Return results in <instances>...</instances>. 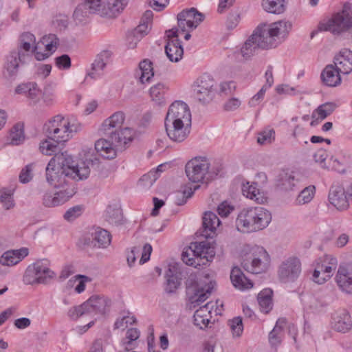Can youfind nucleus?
Listing matches in <instances>:
<instances>
[{
  "label": "nucleus",
  "mask_w": 352,
  "mask_h": 352,
  "mask_svg": "<svg viewBox=\"0 0 352 352\" xmlns=\"http://www.w3.org/2000/svg\"><path fill=\"white\" fill-rule=\"evenodd\" d=\"M88 177V158L87 151L78 154L76 162L68 152L56 154L49 161L45 168L47 182L58 189L54 194L45 193L43 198L45 206L52 208L68 201L76 192L73 181Z\"/></svg>",
  "instance_id": "1"
},
{
  "label": "nucleus",
  "mask_w": 352,
  "mask_h": 352,
  "mask_svg": "<svg viewBox=\"0 0 352 352\" xmlns=\"http://www.w3.org/2000/svg\"><path fill=\"white\" fill-rule=\"evenodd\" d=\"M272 220L271 213L258 206L242 210L236 220V226L242 232H253L265 228Z\"/></svg>",
  "instance_id": "2"
},
{
  "label": "nucleus",
  "mask_w": 352,
  "mask_h": 352,
  "mask_svg": "<svg viewBox=\"0 0 352 352\" xmlns=\"http://www.w3.org/2000/svg\"><path fill=\"white\" fill-rule=\"evenodd\" d=\"M292 28L291 22L280 20L270 24L260 25L256 29L269 49H272L276 47L286 39Z\"/></svg>",
  "instance_id": "3"
},
{
  "label": "nucleus",
  "mask_w": 352,
  "mask_h": 352,
  "mask_svg": "<svg viewBox=\"0 0 352 352\" xmlns=\"http://www.w3.org/2000/svg\"><path fill=\"white\" fill-rule=\"evenodd\" d=\"M352 28V6L349 3L344 4L341 12L332 16L326 22L320 23L318 28L321 31H329L334 35H338Z\"/></svg>",
  "instance_id": "4"
},
{
  "label": "nucleus",
  "mask_w": 352,
  "mask_h": 352,
  "mask_svg": "<svg viewBox=\"0 0 352 352\" xmlns=\"http://www.w3.org/2000/svg\"><path fill=\"white\" fill-rule=\"evenodd\" d=\"M73 126L68 120L58 115L46 123L43 130L48 139L59 144L65 143L72 138L73 132L76 131Z\"/></svg>",
  "instance_id": "5"
},
{
  "label": "nucleus",
  "mask_w": 352,
  "mask_h": 352,
  "mask_svg": "<svg viewBox=\"0 0 352 352\" xmlns=\"http://www.w3.org/2000/svg\"><path fill=\"white\" fill-rule=\"evenodd\" d=\"M55 276L56 274L50 267V262L39 260L28 267L23 280L26 285L46 284Z\"/></svg>",
  "instance_id": "6"
},
{
  "label": "nucleus",
  "mask_w": 352,
  "mask_h": 352,
  "mask_svg": "<svg viewBox=\"0 0 352 352\" xmlns=\"http://www.w3.org/2000/svg\"><path fill=\"white\" fill-rule=\"evenodd\" d=\"M270 263V258L267 251L263 247L256 246L243 258L241 265L247 272L257 274L265 272Z\"/></svg>",
  "instance_id": "7"
},
{
  "label": "nucleus",
  "mask_w": 352,
  "mask_h": 352,
  "mask_svg": "<svg viewBox=\"0 0 352 352\" xmlns=\"http://www.w3.org/2000/svg\"><path fill=\"white\" fill-rule=\"evenodd\" d=\"M208 168H210L208 160L205 157H197L186 164V173L192 182H208Z\"/></svg>",
  "instance_id": "8"
},
{
  "label": "nucleus",
  "mask_w": 352,
  "mask_h": 352,
  "mask_svg": "<svg viewBox=\"0 0 352 352\" xmlns=\"http://www.w3.org/2000/svg\"><path fill=\"white\" fill-rule=\"evenodd\" d=\"M111 303V300L103 295L94 294L89 297V318H93L89 321V328L96 321L105 318Z\"/></svg>",
  "instance_id": "9"
},
{
  "label": "nucleus",
  "mask_w": 352,
  "mask_h": 352,
  "mask_svg": "<svg viewBox=\"0 0 352 352\" xmlns=\"http://www.w3.org/2000/svg\"><path fill=\"white\" fill-rule=\"evenodd\" d=\"M215 82L208 74L200 76L194 84V93L197 99L202 103H208L211 101L215 93Z\"/></svg>",
  "instance_id": "10"
},
{
  "label": "nucleus",
  "mask_w": 352,
  "mask_h": 352,
  "mask_svg": "<svg viewBox=\"0 0 352 352\" xmlns=\"http://www.w3.org/2000/svg\"><path fill=\"white\" fill-rule=\"evenodd\" d=\"M197 282V276L191 273L186 283L188 289L195 287L194 295L190 297V302L194 307L204 302L210 296L215 285V282L210 281L204 287H199Z\"/></svg>",
  "instance_id": "11"
},
{
  "label": "nucleus",
  "mask_w": 352,
  "mask_h": 352,
  "mask_svg": "<svg viewBox=\"0 0 352 352\" xmlns=\"http://www.w3.org/2000/svg\"><path fill=\"white\" fill-rule=\"evenodd\" d=\"M179 28L184 32L195 29L204 19V15L195 8L186 9L177 14Z\"/></svg>",
  "instance_id": "12"
},
{
  "label": "nucleus",
  "mask_w": 352,
  "mask_h": 352,
  "mask_svg": "<svg viewBox=\"0 0 352 352\" xmlns=\"http://www.w3.org/2000/svg\"><path fill=\"white\" fill-rule=\"evenodd\" d=\"M165 122L191 124V113L187 104L182 101L173 102L169 107Z\"/></svg>",
  "instance_id": "13"
},
{
  "label": "nucleus",
  "mask_w": 352,
  "mask_h": 352,
  "mask_svg": "<svg viewBox=\"0 0 352 352\" xmlns=\"http://www.w3.org/2000/svg\"><path fill=\"white\" fill-rule=\"evenodd\" d=\"M263 39L256 28L241 48L242 57L245 60H249L258 54L259 50H269Z\"/></svg>",
  "instance_id": "14"
},
{
  "label": "nucleus",
  "mask_w": 352,
  "mask_h": 352,
  "mask_svg": "<svg viewBox=\"0 0 352 352\" xmlns=\"http://www.w3.org/2000/svg\"><path fill=\"white\" fill-rule=\"evenodd\" d=\"M301 272V263L298 258L292 257L286 260L279 267L278 276L283 283L295 281Z\"/></svg>",
  "instance_id": "15"
},
{
  "label": "nucleus",
  "mask_w": 352,
  "mask_h": 352,
  "mask_svg": "<svg viewBox=\"0 0 352 352\" xmlns=\"http://www.w3.org/2000/svg\"><path fill=\"white\" fill-rule=\"evenodd\" d=\"M104 135L111 141L113 145L118 151H122L133 141L134 133L131 128L124 127L122 129L113 131Z\"/></svg>",
  "instance_id": "16"
},
{
  "label": "nucleus",
  "mask_w": 352,
  "mask_h": 352,
  "mask_svg": "<svg viewBox=\"0 0 352 352\" xmlns=\"http://www.w3.org/2000/svg\"><path fill=\"white\" fill-rule=\"evenodd\" d=\"M329 201L338 210H346L349 206L350 199L344 187L339 184H333L329 192Z\"/></svg>",
  "instance_id": "17"
},
{
  "label": "nucleus",
  "mask_w": 352,
  "mask_h": 352,
  "mask_svg": "<svg viewBox=\"0 0 352 352\" xmlns=\"http://www.w3.org/2000/svg\"><path fill=\"white\" fill-rule=\"evenodd\" d=\"M192 256H198L201 265H205L211 261L215 256L214 247L208 241L195 242L190 246Z\"/></svg>",
  "instance_id": "18"
},
{
  "label": "nucleus",
  "mask_w": 352,
  "mask_h": 352,
  "mask_svg": "<svg viewBox=\"0 0 352 352\" xmlns=\"http://www.w3.org/2000/svg\"><path fill=\"white\" fill-rule=\"evenodd\" d=\"M129 0H107L106 4L102 2L94 13L101 16L116 18L124 10Z\"/></svg>",
  "instance_id": "19"
},
{
  "label": "nucleus",
  "mask_w": 352,
  "mask_h": 352,
  "mask_svg": "<svg viewBox=\"0 0 352 352\" xmlns=\"http://www.w3.org/2000/svg\"><path fill=\"white\" fill-rule=\"evenodd\" d=\"M331 327L336 331L345 333L352 328V320L349 312L340 309L331 315Z\"/></svg>",
  "instance_id": "20"
},
{
  "label": "nucleus",
  "mask_w": 352,
  "mask_h": 352,
  "mask_svg": "<svg viewBox=\"0 0 352 352\" xmlns=\"http://www.w3.org/2000/svg\"><path fill=\"white\" fill-rule=\"evenodd\" d=\"M91 240L89 243L91 249H106L111 243L112 236L111 233L99 226H93L91 228Z\"/></svg>",
  "instance_id": "21"
},
{
  "label": "nucleus",
  "mask_w": 352,
  "mask_h": 352,
  "mask_svg": "<svg viewBox=\"0 0 352 352\" xmlns=\"http://www.w3.org/2000/svg\"><path fill=\"white\" fill-rule=\"evenodd\" d=\"M166 134L173 142H182L188 136L191 124L164 122Z\"/></svg>",
  "instance_id": "22"
},
{
  "label": "nucleus",
  "mask_w": 352,
  "mask_h": 352,
  "mask_svg": "<svg viewBox=\"0 0 352 352\" xmlns=\"http://www.w3.org/2000/svg\"><path fill=\"white\" fill-rule=\"evenodd\" d=\"M27 58L25 53L21 51H12L7 56L4 65L3 75L7 78H11L16 76L20 63H25Z\"/></svg>",
  "instance_id": "23"
},
{
  "label": "nucleus",
  "mask_w": 352,
  "mask_h": 352,
  "mask_svg": "<svg viewBox=\"0 0 352 352\" xmlns=\"http://www.w3.org/2000/svg\"><path fill=\"white\" fill-rule=\"evenodd\" d=\"M111 56L112 52L109 50H102L97 54L89 70V78L96 80L103 75V70L110 62Z\"/></svg>",
  "instance_id": "24"
},
{
  "label": "nucleus",
  "mask_w": 352,
  "mask_h": 352,
  "mask_svg": "<svg viewBox=\"0 0 352 352\" xmlns=\"http://www.w3.org/2000/svg\"><path fill=\"white\" fill-rule=\"evenodd\" d=\"M339 288L348 294H352V272L349 266L340 265L336 276Z\"/></svg>",
  "instance_id": "25"
},
{
  "label": "nucleus",
  "mask_w": 352,
  "mask_h": 352,
  "mask_svg": "<svg viewBox=\"0 0 352 352\" xmlns=\"http://www.w3.org/2000/svg\"><path fill=\"white\" fill-rule=\"evenodd\" d=\"M17 94H23L30 100V103L36 104L41 98L42 91L38 88L37 84L34 82L22 83L15 89Z\"/></svg>",
  "instance_id": "26"
},
{
  "label": "nucleus",
  "mask_w": 352,
  "mask_h": 352,
  "mask_svg": "<svg viewBox=\"0 0 352 352\" xmlns=\"http://www.w3.org/2000/svg\"><path fill=\"white\" fill-rule=\"evenodd\" d=\"M341 72L333 64L325 66L320 74L322 84L327 87H334L340 85L342 82Z\"/></svg>",
  "instance_id": "27"
},
{
  "label": "nucleus",
  "mask_w": 352,
  "mask_h": 352,
  "mask_svg": "<svg viewBox=\"0 0 352 352\" xmlns=\"http://www.w3.org/2000/svg\"><path fill=\"white\" fill-rule=\"evenodd\" d=\"M343 74H349L352 71V52L347 49L342 50L333 58V64Z\"/></svg>",
  "instance_id": "28"
},
{
  "label": "nucleus",
  "mask_w": 352,
  "mask_h": 352,
  "mask_svg": "<svg viewBox=\"0 0 352 352\" xmlns=\"http://www.w3.org/2000/svg\"><path fill=\"white\" fill-rule=\"evenodd\" d=\"M183 271L177 264L170 265L166 273V286L165 290L168 293L174 292L179 286L183 276Z\"/></svg>",
  "instance_id": "29"
},
{
  "label": "nucleus",
  "mask_w": 352,
  "mask_h": 352,
  "mask_svg": "<svg viewBox=\"0 0 352 352\" xmlns=\"http://www.w3.org/2000/svg\"><path fill=\"white\" fill-rule=\"evenodd\" d=\"M125 120V114L123 111H119L113 113L107 118L102 124L100 131L104 133L122 129V124Z\"/></svg>",
  "instance_id": "30"
},
{
  "label": "nucleus",
  "mask_w": 352,
  "mask_h": 352,
  "mask_svg": "<svg viewBox=\"0 0 352 352\" xmlns=\"http://www.w3.org/2000/svg\"><path fill=\"white\" fill-rule=\"evenodd\" d=\"M28 254L27 248L8 250L0 256V264L4 266H14L19 263Z\"/></svg>",
  "instance_id": "31"
},
{
  "label": "nucleus",
  "mask_w": 352,
  "mask_h": 352,
  "mask_svg": "<svg viewBox=\"0 0 352 352\" xmlns=\"http://www.w3.org/2000/svg\"><path fill=\"white\" fill-rule=\"evenodd\" d=\"M95 149L102 157L106 160L114 159L117 156V152L119 151L108 138L97 140L95 143Z\"/></svg>",
  "instance_id": "32"
},
{
  "label": "nucleus",
  "mask_w": 352,
  "mask_h": 352,
  "mask_svg": "<svg viewBox=\"0 0 352 352\" xmlns=\"http://www.w3.org/2000/svg\"><path fill=\"white\" fill-rule=\"evenodd\" d=\"M287 322L285 318H279L268 336V341L271 347L276 349L282 343L284 338V329Z\"/></svg>",
  "instance_id": "33"
},
{
  "label": "nucleus",
  "mask_w": 352,
  "mask_h": 352,
  "mask_svg": "<svg viewBox=\"0 0 352 352\" xmlns=\"http://www.w3.org/2000/svg\"><path fill=\"white\" fill-rule=\"evenodd\" d=\"M41 43L45 46L47 53H41L38 52L39 46H34L32 52H34L35 58L38 60H42L47 58L50 56V52L56 48L58 44V38L55 34H49L44 36L41 41Z\"/></svg>",
  "instance_id": "34"
},
{
  "label": "nucleus",
  "mask_w": 352,
  "mask_h": 352,
  "mask_svg": "<svg viewBox=\"0 0 352 352\" xmlns=\"http://www.w3.org/2000/svg\"><path fill=\"white\" fill-rule=\"evenodd\" d=\"M165 52L171 62L177 63L180 60L184 54L181 41L179 38L168 40L165 46Z\"/></svg>",
  "instance_id": "35"
},
{
  "label": "nucleus",
  "mask_w": 352,
  "mask_h": 352,
  "mask_svg": "<svg viewBox=\"0 0 352 352\" xmlns=\"http://www.w3.org/2000/svg\"><path fill=\"white\" fill-rule=\"evenodd\" d=\"M230 279L234 287L240 290L250 289L253 287V283L245 276L238 267H234L232 270Z\"/></svg>",
  "instance_id": "36"
},
{
  "label": "nucleus",
  "mask_w": 352,
  "mask_h": 352,
  "mask_svg": "<svg viewBox=\"0 0 352 352\" xmlns=\"http://www.w3.org/2000/svg\"><path fill=\"white\" fill-rule=\"evenodd\" d=\"M153 75L154 72L152 63L147 59L140 63L139 67L135 70L134 74L135 78L138 79L142 84L149 82Z\"/></svg>",
  "instance_id": "37"
},
{
  "label": "nucleus",
  "mask_w": 352,
  "mask_h": 352,
  "mask_svg": "<svg viewBox=\"0 0 352 352\" xmlns=\"http://www.w3.org/2000/svg\"><path fill=\"white\" fill-rule=\"evenodd\" d=\"M39 43L36 44V38L34 34L30 32H24L20 36V45L16 51H21L25 53V57L30 56L32 50L34 46H38Z\"/></svg>",
  "instance_id": "38"
},
{
  "label": "nucleus",
  "mask_w": 352,
  "mask_h": 352,
  "mask_svg": "<svg viewBox=\"0 0 352 352\" xmlns=\"http://www.w3.org/2000/svg\"><path fill=\"white\" fill-rule=\"evenodd\" d=\"M105 219L109 224L113 226H118L124 223L122 210L116 205L108 206L106 210Z\"/></svg>",
  "instance_id": "39"
},
{
  "label": "nucleus",
  "mask_w": 352,
  "mask_h": 352,
  "mask_svg": "<svg viewBox=\"0 0 352 352\" xmlns=\"http://www.w3.org/2000/svg\"><path fill=\"white\" fill-rule=\"evenodd\" d=\"M298 179L289 173H281L279 174L277 180V186L282 190H294L298 184Z\"/></svg>",
  "instance_id": "40"
},
{
  "label": "nucleus",
  "mask_w": 352,
  "mask_h": 352,
  "mask_svg": "<svg viewBox=\"0 0 352 352\" xmlns=\"http://www.w3.org/2000/svg\"><path fill=\"white\" fill-rule=\"evenodd\" d=\"M287 0H263L262 7L265 11L274 14H280L283 13L287 7Z\"/></svg>",
  "instance_id": "41"
},
{
  "label": "nucleus",
  "mask_w": 352,
  "mask_h": 352,
  "mask_svg": "<svg viewBox=\"0 0 352 352\" xmlns=\"http://www.w3.org/2000/svg\"><path fill=\"white\" fill-rule=\"evenodd\" d=\"M272 294L271 289L267 288L262 290L257 297L260 310L265 314H268L272 309Z\"/></svg>",
  "instance_id": "42"
},
{
  "label": "nucleus",
  "mask_w": 352,
  "mask_h": 352,
  "mask_svg": "<svg viewBox=\"0 0 352 352\" xmlns=\"http://www.w3.org/2000/svg\"><path fill=\"white\" fill-rule=\"evenodd\" d=\"M221 222L216 214L208 211L204 213L203 217V228L205 235H210L214 232L217 228L220 225Z\"/></svg>",
  "instance_id": "43"
},
{
  "label": "nucleus",
  "mask_w": 352,
  "mask_h": 352,
  "mask_svg": "<svg viewBox=\"0 0 352 352\" xmlns=\"http://www.w3.org/2000/svg\"><path fill=\"white\" fill-rule=\"evenodd\" d=\"M67 315L72 321H78L88 316V300L80 305L70 307Z\"/></svg>",
  "instance_id": "44"
},
{
  "label": "nucleus",
  "mask_w": 352,
  "mask_h": 352,
  "mask_svg": "<svg viewBox=\"0 0 352 352\" xmlns=\"http://www.w3.org/2000/svg\"><path fill=\"white\" fill-rule=\"evenodd\" d=\"M88 13V0L79 4L74 10L73 17L74 20L78 25H85L87 23V18Z\"/></svg>",
  "instance_id": "45"
},
{
  "label": "nucleus",
  "mask_w": 352,
  "mask_h": 352,
  "mask_svg": "<svg viewBox=\"0 0 352 352\" xmlns=\"http://www.w3.org/2000/svg\"><path fill=\"white\" fill-rule=\"evenodd\" d=\"M87 280V276L76 275L68 280L66 287L67 289L74 288L76 292L80 294L85 289V283Z\"/></svg>",
  "instance_id": "46"
},
{
  "label": "nucleus",
  "mask_w": 352,
  "mask_h": 352,
  "mask_svg": "<svg viewBox=\"0 0 352 352\" xmlns=\"http://www.w3.org/2000/svg\"><path fill=\"white\" fill-rule=\"evenodd\" d=\"M50 139H46L42 141L39 145L40 151L45 155H54L52 157H54L56 154L59 153H63V151H60L59 147L57 144H54L50 141ZM64 152H67V151H64Z\"/></svg>",
  "instance_id": "47"
},
{
  "label": "nucleus",
  "mask_w": 352,
  "mask_h": 352,
  "mask_svg": "<svg viewBox=\"0 0 352 352\" xmlns=\"http://www.w3.org/2000/svg\"><path fill=\"white\" fill-rule=\"evenodd\" d=\"M164 90L165 85L163 83H157L150 89V96L152 100L155 102L157 104H162L165 102L164 100Z\"/></svg>",
  "instance_id": "48"
},
{
  "label": "nucleus",
  "mask_w": 352,
  "mask_h": 352,
  "mask_svg": "<svg viewBox=\"0 0 352 352\" xmlns=\"http://www.w3.org/2000/svg\"><path fill=\"white\" fill-rule=\"evenodd\" d=\"M10 144L12 145H19L25 140L23 126L17 124L13 126L9 135Z\"/></svg>",
  "instance_id": "49"
},
{
  "label": "nucleus",
  "mask_w": 352,
  "mask_h": 352,
  "mask_svg": "<svg viewBox=\"0 0 352 352\" xmlns=\"http://www.w3.org/2000/svg\"><path fill=\"white\" fill-rule=\"evenodd\" d=\"M316 192V187L313 185L305 187L298 196L296 201L298 204L303 205L309 203L314 198Z\"/></svg>",
  "instance_id": "50"
},
{
  "label": "nucleus",
  "mask_w": 352,
  "mask_h": 352,
  "mask_svg": "<svg viewBox=\"0 0 352 352\" xmlns=\"http://www.w3.org/2000/svg\"><path fill=\"white\" fill-rule=\"evenodd\" d=\"M334 111V104L327 102L320 105L312 113V118H315L316 114L320 120L325 119Z\"/></svg>",
  "instance_id": "51"
},
{
  "label": "nucleus",
  "mask_w": 352,
  "mask_h": 352,
  "mask_svg": "<svg viewBox=\"0 0 352 352\" xmlns=\"http://www.w3.org/2000/svg\"><path fill=\"white\" fill-rule=\"evenodd\" d=\"M85 210V207L77 205L69 208L64 214V219L67 221H73L79 217Z\"/></svg>",
  "instance_id": "52"
},
{
  "label": "nucleus",
  "mask_w": 352,
  "mask_h": 352,
  "mask_svg": "<svg viewBox=\"0 0 352 352\" xmlns=\"http://www.w3.org/2000/svg\"><path fill=\"white\" fill-rule=\"evenodd\" d=\"M136 318L134 316L128 314L126 316H123L121 318H117L114 323L115 329H125L129 324H133L135 323Z\"/></svg>",
  "instance_id": "53"
},
{
  "label": "nucleus",
  "mask_w": 352,
  "mask_h": 352,
  "mask_svg": "<svg viewBox=\"0 0 352 352\" xmlns=\"http://www.w3.org/2000/svg\"><path fill=\"white\" fill-rule=\"evenodd\" d=\"M229 324L233 337H240L243 331V324L242 318L241 317H235L229 321Z\"/></svg>",
  "instance_id": "54"
},
{
  "label": "nucleus",
  "mask_w": 352,
  "mask_h": 352,
  "mask_svg": "<svg viewBox=\"0 0 352 352\" xmlns=\"http://www.w3.org/2000/svg\"><path fill=\"white\" fill-rule=\"evenodd\" d=\"M13 193L10 190H3L0 195V201L6 210H9L14 206Z\"/></svg>",
  "instance_id": "55"
},
{
  "label": "nucleus",
  "mask_w": 352,
  "mask_h": 352,
  "mask_svg": "<svg viewBox=\"0 0 352 352\" xmlns=\"http://www.w3.org/2000/svg\"><path fill=\"white\" fill-rule=\"evenodd\" d=\"M34 167V164L31 163L22 168L19 177L21 183L27 184L32 179Z\"/></svg>",
  "instance_id": "56"
},
{
  "label": "nucleus",
  "mask_w": 352,
  "mask_h": 352,
  "mask_svg": "<svg viewBox=\"0 0 352 352\" xmlns=\"http://www.w3.org/2000/svg\"><path fill=\"white\" fill-rule=\"evenodd\" d=\"M89 162L93 168L98 172L99 176L102 178L107 177L109 175V170L105 167L104 164L99 161L98 159H90Z\"/></svg>",
  "instance_id": "57"
},
{
  "label": "nucleus",
  "mask_w": 352,
  "mask_h": 352,
  "mask_svg": "<svg viewBox=\"0 0 352 352\" xmlns=\"http://www.w3.org/2000/svg\"><path fill=\"white\" fill-rule=\"evenodd\" d=\"M55 64L60 69H69L72 66L71 58L67 54H63L55 58Z\"/></svg>",
  "instance_id": "58"
},
{
  "label": "nucleus",
  "mask_w": 352,
  "mask_h": 352,
  "mask_svg": "<svg viewBox=\"0 0 352 352\" xmlns=\"http://www.w3.org/2000/svg\"><path fill=\"white\" fill-rule=\"evenodd\" d=\"M275 132L273 129L264 131L258 134L257 142L260 144L271 143L274 139Z\"/></svg>",
  "instance_id": "59"
},
{
  "label": "nucleus",
  "mask_w": 352,
  "mask_h": 352,
  "mask_svg": "<svg viewBox=\"0 0 352 352\" xmlns=\"http://www.w3.org/2000/svg\"><path fill=\"white\" fill-rule=\"evenodd\" d=\"M328 261V267H325L324 269L321 272L322 275L326 278V280H329L333 274V272L336 270L338 266L337 258H330Z\"/></svg>",
  "instance_id": "60"
},
{
  "label": "nucleus",
  "mask_w": 352,
  "mask_h": 352,
  "mask_svg": "<svg viewBox=\"0 0 352 352\" xmlns=\"http://www.w3.org/2000/svg\"><path fill=\"white\" fill-rule=\"evenodd\" d=\"M41 98L46 104L49 105L52 104L54 100L55 94L54 90L50 85L45 87L43 91L42 92Z\"/></svg>",
  "instance_id": "61"
},
{
  "label": "nucleus",
  "mask_w": 352,
  "mask_h": 352,
  "mask_svg": "<svg viewBox=\"0 0 352 352\" xmlns=\"http://www.w3.org/2000/svg\"><path fill=\"white\" fill-rule=\"evenodd\" d=\"M212 308L213 304L212 302H208L204 306H202L199 309L196 310L194 316L210 318Z\"/></svg>",
  "instance_id": "62"
},
{
  "label": "nucleus",
  "mask_w": 352,
  "mask_h": 352,
  "mask_svg": "<svg viewBox=\"0 0 352 352\" xmlns=\"http://www.w3.org/2000/svg\"><path fill=\"white\" fill-rule=\"evenodd\" d=\"M141 35H138L133 30L129 32L126 35V45L129 49L136 47L138 42L142 39Z\"/></svg>",
  "instance_id": "63"
},
{
  "label": "nucleus",
  "mask_w": 352,
  "mask_h": 352,
  "mask_svg": "<svg viewBox=\"0 0 352 352\" xmlns=\"http://www.w3.org/2000/svg\"><path fill=\"white\" fill-rule=\"evenodd\" d=\"M233 210L234 206L226 201L221 203L217 207L218 214L222 217H228Z\"/></svg>",
  "instance_id": "64"
}]
</instances>
